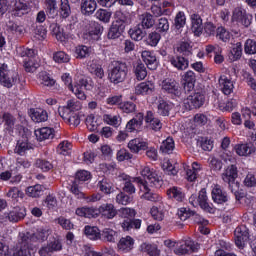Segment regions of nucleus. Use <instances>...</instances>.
<instances>
[{"instance_id":"nucleus-60","label":"nucleus","mask_w":256,"mask_h":256,"mask_svg":"<svg viewBox=\"0 0 256 256\" xmlns=\"http://www.w3.org/2000/svg\"><path fill=\"white\" fill-rule=\"evenodd\" d=\"M70 191L73 195H75L76 199H85V192H83V190H81V187L79 186V183H77V181H75L71 188Z\"/></svg>"},{"instance_id":"nucleus-31","label":"nucleus","mask_w":256,"mask_h":256,"mask_svg":"<svg viewBox=\"0 0 256 256\" xmlns=\"http://www.w3.org/2000/svg\"><path fill=\"white\" fill-rule=\"evenodd\" d=\"M60 117L66 121V123H69L72 125V127H77L81 123V118H79V114L77 112H59Z\"/></svg>"},{"instance_id":"nucleus-8","label":"nucleus","mask_w":256,"mask_h":256,"mask_svg":"<svg viewBox=\"0 0 256 256\" xmlns=\"http://www.w3.org/2000/svg\"><path fill=\"white\" fill-rule=\"evenodd\" d=\"M195 251H199V244L191 239L177 242L176 248L174 249L175 255L179 256L191 255V253H195Z\"/></svg>"},{"instance_id":"nucleus-34","label":"nucleus","mask_w":256,"mask_h":256,"mask_svg":"<svg viewBox=\"0 0 256 256\" xmlns=\"http://www.w3.org/2000/svg\"><path fill=\"white\" fill-rule=\"evenodd\" d=\"M169 61L178 71H185L189 67V60L185 59V57L172 56Z\"/></svg>"},{"instance_id":"nucleus-17","label":"nucleus","mask_w":256,"mask_h":256,"mask_svg":"<svg viewBox=\"0 0 256 256\" xmlns=\"http://www.w3.org/2000/svg\"><path fill=\"white\" fill-rule=\"evenodd\" d=\"M102 120L106 125L115 127L116 129L121 127V124L123 123V118L119 113H105L102 116Z\"/></svg>"},{"instance_id":"nucleus-53","label":"nucleus","mask_w":256,"mask_h":256,"mask_svg":"<svg viewBox=\"0 0 256 256\" xmlns=\"http://www.w3.org/2000/svg\"><path fill=\"white\" fill-rule=\"evenodd\" d=\"M98 188L102 193H105L106 195H110V193H113V183H111L107 179H102L98 182Z\"/></svg>"},{"instance_id":"nucleus-1","label":"nucleus","mask_w":256,"mask_h":256,"mask_svg":"<svg viewBox=\"0 0 256 256\" xmlns=\"http://www.w3.org/2000/svg\"><path fill=\"white\" fill-rule=\"evenodd\" d=\"M140 174L146 180L144 181L141 178H135L134 181L137 182L140 191L144 193L142 195V199H146V201H152L154 203L161 202V196L151 192V188H149V186L155 187V189H160V187L163 186V178H161L157 171L149 168V166H144L140 171Z\"/></svg>"},{"instance_id":"nucleus-6","label":"nucleus","mask_w":256,"mask_h":256,"mask_svg":"<svg viewBox=\"0 0 256 256\" xmlns=\"http://www.w3.org/2000/svg\"><path fill=\"white\" fill-rule=\"evenodd\" d=\"M17 53L20 55V57H27L24 60L25 71H27V73H35L39 67V62L35 60L37 51L29 48H18Z\"/></svg>"},{"instance_id":"nucleus-29","label":"nucleus","mask_w":256,"mask_h":256,"mask_svg":"<svg viewBox=\"0 0 256 256\" xmlns=\"http://www.w3.org/2000/svg\"><path fill=\"white\" fill-rule=\"evenodd\" d=\"M76 215L78 217H86L88 219H93L99 217V208L95 207H81L76 209Z\"/></svg>"},{"instance_id":"nucleus-63","label":"nucleus","mask_w":256,"mask_h":256,"mask_svg":"<svg viewBox=\"0 0 256 256\" xmlns=\"http://www.w3.org/2000/svg\"><path fill=\"white\" fill-rule=\"evenodd\" d=\"M244 51L247 55H255L256 53V42L252 39H248L244 46Z\"/></svg>"},{"instance_id":"nucleus-49","label":"nucleus","mask_w":256,"mask_h":256,"mask_svg":"<svg viewBox=\"0 0 256 256\" xmlns=\"http://www.w3.org/2000/svg\"><path fill=\"white\" fill-rule=\"evenodd\" d=\"M39 83L44 87H53L55 79L51 78L47 72H40L38 75Z\"/></svg>"},{"instance_id":"nucleus-59","label":"nucleus","mask_w":256,"mask_h":256,"mask_svg":"<svg viewBox=\"0 0 256 256\" xmlns=\"http://www.w3.org/2000/svg\"><path fill=\"white\" fill-rule=\"evenodd\" d=\"M60 13L64 19L71 15V6L69 0H60Z\"/></svg>"},{"instance_id":"nucleus-13","label":"nucleus","mask_w":256,"mask_h":256,"mask_svg":"<svg viewBox=\"0 0 256 256\" xmlns=\"http://www.w3.org/2000/svg\"><path fill=\"white\" fill-rule=\"evenodd\" d=\"M235 244L239 249H243L247 241H249V228L246 226H238L235 231Z\"/></svg>"},{"instance_id":"nucleus-26","label":"nucleus","mask_w":256,"mask_h":256,"mask_svg":"<svg viewBox=\"0 0 256 256\" xmlns=\"http://www.w3.org/2000/svg\"><path fill=\"white\" fill-rule=\"evenodd\" d=\"M35 137L38 141H47L55 137V130L49 127L38 128L34 131Z\"/></svg>"},{"instance_id":"nucleus-46","label":"nucleus","mask_w":256,"mask_h":256,"mask_svg":"<svg viewBox=\"0 0 256 256\" xmlns=\"http://www.w3.org/2000/svg\"><path fill=\"white\" fill-rule=\"evenodd\" d=\"M237 105H238L237 99L231 98L226 103L220 102L218 104V108L220 109V111H223V112L226 111L228 113H231V111H233V109H235V107H237Z\"/></svg>"},{"instance_id":"nucleus-36","label":"nucleus","mask_w":256,"mask_h":256,"mask_svg":"<svg viewBox=\"0 0 256 256\" xmlns=\"http://www.w3.org/2000/svg\"><path fill=\"white\" fill-rule=\"evenodd\" d=\"M135 245V240L131 238V236H126L120 239L118 242V249L122 251V253H129L133 249Z\"/></svg>"},{"instance_id":"nucleus-5","label":"nucleus","mask_w":256,"mask_h":256,"mask_svg":"<svg viewBox=\"0 0 256 256\" xmlns=\"http://www.w3.org/2000/svg\"><path fill=\"white\" fill-rule=\"evenodd\" d=\"M17 83H19V73L15 70H9L7 64H2L0 67V85L6 89H11Z\"/></svg>"},{"instance_id":"nucleus-4","label":"nucleus","mask_w":256,"mask_h":256,"mask_svg":"<svg viewBox=\"0 0 256 256\" xmlns=\"http://www.w3.org/2000/svg\"><path fill=\"white\" fill-rule=\"evenodd\" d=\"M19 243L16 248L10 249V254L6 256H32L33 248H31V235L29 233L19 234Z\"/></svg>"},{"instance_id":"nucleus-41","label":"nucleus","mask_w":256,"mask_h":256,"mask_svg":"<svg viewBox=\"0 0 256 256\" xmlns=\"http://www.w3.org/2000/svg\"><path fill=\"white\" fill-rule=\"evenodd\" d=\"M242 55L243 46L241 45V42H237L229 54V60L232 62L239 61Z\"/></svg>"},{"instance_id":"nucleus-10","label":"nucleus","mask_w":256,"mask_h":256,"mask_svg":"<svg viewBox=\"0 0 256 256\" xmlns=\"http://www.w3.org/2000/svg\"><path fill=\"white\" fill-rule=\"evenodd\" d=\"M252 19L253 16L248 14L247 11L241 7H236L232 12V21L233 23H238V25L249 27Z\"/></svg>"},{"instance_id":"nucleus-47","label":"nucleus","mask_w":256,"mask_h":256,"mask_svg":"<svg viewBox=\"0 0 256 256\" xmlns=\"http://www.w3.org/2000/svg\"><path fill=\"white\" fill-rule=\"evenodd\" d=\"M32 146L29 143L27 139L19 140L15 149V152L18 153V155H25L27 151L31 150Z\"/></svg>"},{"instance_id":"nucleus-57","label":"nucleus","mask_w":256,"mask_h":256,"mask_svg":"<svg viewBox=\"0 0 256 256\" xmlns=\"http://www.w3.org/2000/svg\"><path fill=\"white\" fill-rule=\"evenodd\" d=\"M53 61L55 63H69L71 56L63 51H58L53 54Z\"/></svg>"},{"instance_id":"nucleus-30","label":"nucleus","mask_w":256,"mask_h":256,"mask_svg":"<svg viewBox=\"0 0 256 256\" xmlns=\"http://www.w3.org/2000/svg\"><path fill=\"white\" fill-rule=\"evenodd\" d=\"M145 122L148 125V129H151L152 131H160V129L163 127L161 120L155 118V116H153V112L151 111L147 112Z\"/></svg>"},{"instance_id":"nucleus-39","label":"nucleus","mask_w":256,"mask_h":256,"mask_svg":"<svg viewBox=\"0 0 256 256\" xmlns=\"http://www.w3.org/2000/svg\"><path fill=\"white\" fill-rule=\"evenodd\" d=\"M186 169V179L187 181L193 182L197 179L199 175V171H201V164L197 162H193L191 167H187Z\"/></svg>"},{"instance_id":"nucleus-48","label":"nucleus","mask_w":256,"mask_h":256,"mask_svg":"<svg viewBox=\"0 0 256 256\" xmlns=\"http://www.w3.org/2000/svg\"><path fill=\"white\" fill-rule=\"evenodd\" d=\"M173 149H175V141L171 137L166 138L160 146L162 153H173Z\"/></svg>"},{"instance_id":"nucleus-64","label":"nucleus","mask_w":256,"mask_h":256,"mask_svg":"<svg viewBox=\"0 0 256 256\" xmlns=\"http://www.w3.org/2000/svg\"><path fill=\"white\" fill-rule=\"evenodd\" d=\"M245 187H256V175L248 173L244 179Z\"/></svg>"},{"instance_id":"nucleus-2","label":"nucleus","mask_w":256,"mask_h":256,"mask_svg":"<svg viewBox=\"0 0 256 256\" xmlns=\"http://www.w3.org/2000/svg\"><path fill=\"white\" fill-rule=\"evenodd\" d=\"M61 79L64 85L68 87L69 91L74 93L75 97H77V99H80L81 101H85V99H87V95H85V90L91 91V89H93V82L87 79H80L79 82L73 86V78L69 73L62 74Z\"/></svg>"},{"instance_id":"nucleus-55","label":"nucleus","mask_w":256,"mask_h":256,"mask_svg":"<svg viewBox=\"0 0 256 256\" xmlns=\"http://www.w3.org/2000/svg\"><path fill=\"white\" fill-rule=\"evenodd\" d=\"M173 109V105L169 104V102L165 100H160L158 104V113L163 117H167L169 115V111Z\"/></svg>"},{"instance_id":"nucleus-11","label":"nucleus","mask_w":256,"mask_h":256,"mask_svg":"<svg viewBox=\"0 0 256 256\" xmlns=\"http://www.w3.org/2000/svg\"><path fill=\"white\" fill-rule=\"evenodd\" d=\"M53 33L57 41H60V43H67V41L75 39V35L71 30V25L64 27L55 25L53 28Z\"/></svg>"},{"instance_id":"nucleus-24","label":"nucleus","mask_w":256,"mask_h":256,"mask_svg":"<svg viewBox=\"0 0 256 256\" xmlns=\"http://www.w3.org/2000/svg\"><path fill=\"white\" fill-rule=\"evenodd\" d=\"M155 91V84L151 81L141 82L135 87V95H151Z\"/></svg>"},{"instance_id":"nucleus-7","label":"nucleus","mask_w":256,"mask_h":256,"mask_svg":"<svg viewBox=\"0 0 256 256\" xmlns=\"http://www.w3.org/2000/svg\"><path fill=\"white\" fill-rule=\"evenodd\" d=\"M159 87L162 93L167 95H174V97H181V85L175 78H164L159 81Z\"/></svg>"},{"instance_id":"nucleus-14","label":"nucleus","mask_w":256,"mask_h":256,"mask_svg":"<svg viewBox=\"0 0 256 256\" xmlns=\"http://www.w3.org/2000/svg\"><path fill=\"white\" fill-rule=\"evenodd\" d=\"M219 85L224 95H231V93H233V89H235V82L229 74H224L220 76Z\"/></svg>"},{"instance_id":"nucleus-52","label":"nucleus","mask_w":256,"mask_h":256,"mask_svg":"<svg viewBox=\"0 0 256 256\" xmlns=\"http://www.w3.org/2000/svg\"><path fill=\"white\" fill-rule=\"evenodd\" d=\"M75 54L77 59H85V57L91 55V47L79 45L75 48Z\"/></svg>"},{"instance_id":"nucleus-38","label":"nucleus","mask_w":256,"mask_h":256,"mask_svg":"<svg viewBox=\"0 0 256 256\" xmlns=\"http://www.w3.org/2000/svg\"><path fill=\"white\" fill-rule=\"evenodd\" d=\"M101 116L90 114L86 118V126L89 131H97L101 127Z\"/></svg>"},{"instance_id":"nucleus-37","label":"nucleus","mask_w":256,"mask_h":256,"mask_svg":"<svg viewBox=\"0 0 256 256\" xmlns=\"http://www.w3.org/2000/svg\"><path fill=\"white\" fill-rule=\"evenodd\" d=\"M98 209L99 214L106 219H113L117 215V210L113 204H103Z\"/></svg>"},{"instance_id":"nucleus-20","label":"nucleus","mask_w":256,"mask_h":256,"mask_svg":"<svg viewBox=\"0 0 256 256\" xmlns=\"http://www.w3.org/2000/svg\"><path fill=\"white\" fill-rule=\"evenodd\" d=\"M128 149H130L131 153L147 151L149 149V143L140 138H134L128 142Z\"/></svg>"},{"instance_id":"nucleus-22","label":"nucleus","mask_w":256,"mask_h":256,"mask_svg":"<svg viewBox=\"0 0 256 256\" xmlns=\"http://www.w3.org/2000/svg\"><path fill=\"white\" fill-rule=\"evenodd\" d=\"M80 10L82 15H93L97 11V0H81Z\"/></svg>"},{"instance_id":"nucleus-23","label":"nucleus","mask_w":256,"mask_h":256,"mask_svg":"<svg viewBox=\"0 0 256 256\" xmlns=\"http://www.w3.org/2000/svg\"><path fill=\"white\" fill-rule=\"evenodd\" d=\"M83 104L77 99H70L67 101L66 106L59 108V113H77L81 111Z\"/></svg>"},{"instance_id":"nucleus-35","label":"nucleus","mask_w":256,"mask_h":256,"mask_svg":"<svg viewBox=\"0 0 256 256\" xmlns=\"http://www.w3.org/2000/svg\"><path fill=\"white\" fill-rule=\"evenodd\" d=\"M61 249H63V245L61 244V241L54 240L46 247H42L39 250V254L41 256H47V255H49V253H53V251H61Z\"/></svg>"},{"instance_id":"nucleus-19","label":"nucleus","mask_w":256,"mask_h":256,"mask_svg":"<svg viewBox=\"0 0 256 256\" xmlns=\"http://www.w3.org/2000/svg\"><path fill=\"white\" fill-rule=\"evenodd\" d=\"M26 215L27 211L25 210V207H15L9 213L6 214V218L11 223H19V221L25 219Z\"/></svg>"},{"instance_id":"nucleus-32","label":"nucleus","mask_w":256,"mask_h":256,"mask_svg":"<svg viewBox=\"0 0 256 256\" xmlns=\"http://www.w3.org/2000/svg\"><path fill=\"white\" fill-rule=\"evenodd\" d=\"M143 113H138L135 118L131 119L130 121L127 122L126 124V131L128 133H133V131H137L141 125H143Z\"/></svg>"},{"instance_id":"nucleus-43","label":"nucleus","mask_w":256,"mask_h":256,"mask_svg":"<svg viewBox=\"0 0 256 256\" xmlns=\"http://www.w3.org/2000/svg\"><path fill=\"white\" fill-rule=\"evenodd\" d=\"M103 241H108V243H115L117 241V232L110 228H105L100 234Z\"/></svg>"},{"instance_id":"nucleus-56","label":"nucleus","mask_w":256,"mask_h":256,"mask_svg":"<svg viewBox=\"0 0 256 256\" xmlns=\"http://www.w3.org/2000/svg\"><path fill=\"white\" fill-rule=\"evenodd\" d=\"M89 71L90 73L95 74L98 79H103V77H105V71H103L101 65H98L95 61H92L89 65Z\"/></svg>"},{"instance_id":"nucleus-25","label":"nucleus","mask_w":256,"mask_h":256,"mask_svg":"<svg viewBox=\"0 0 256 256\" xmlns=\"http://www.w3.org/2000/svg\"><path fill=\"white\" fill-rule=\"evenodd\" d=\"M142 61L147 65L148 69L155 71L157 69V56L152 51H142L141 53Z\"/></svg>"},{"instance_id":"nucleus-21","label":"nucleus","mask_w":256,"mask_h":256,"mask_svg":"<svg viewBox=\"0 0 256 256\" xmlns=\"http://www.w3.org/2000/svg\"><path fill=\"white\" fill-rule=\"evenodd\" d=\"M212 200L218 205H223V203H227L229 198L227 197V192L223 191L219 185H214L212 188Z\"/></svg>"},{"instance_id":"nucleus-33","label":"nucleus","mask_w":256,"mask_h":256,"mask_svg":"<svg viewBox=\"0 0 256 256\" xmlns=\"http://www.w3.org/2000/svg\"><path fill=\"white\" fill-rule=\"evenodd\" d=\"M191 19V25H192V31L197 37L203 33V20L201 19V16L199 14H192L190 16Z\"/></svg>"},{"instance_id":"nucleus-51","label":"nucleus","mask_w":256,"mask_h":256,"mask_svg":"<svg viewBox=\"0 0 256 256\" xmlns=\"http://www.w3.org/2000/svg\"><path fill=\"white\" fill-rule=\"evenodd\" d=\"M169 197H172V199H175V201H183L185 199V193H183V190L179 187H172L168 190Z\"/></svg>"},{"instance_id":"nucleus-61","label":"nucleus","mask_w":256,"mask_h":256,"mask_svg":"<svg viewBox=\"0 0 256 256\" xmlns=\"http://www.w3.org/2000/svg\"><path fill=\"white\" fill-rule=\"evenodd\" d=\"M71 147L69 141H62L57 147V153L60 155H69L71 153Z\"/></svg>"},{"instance_id":"nucleus-18","label":"nucleus","mask_w":256,"mask_h":256,"mask_svg":"<svg viewBox=\"0 0 256 256\" xmlns=\"http://www.w3.org/2000/svg\"><path fill=\"white\" fill-rule=\"evenodd\" d=\"M198 203L201 209L206 211V213H215V208H213V205L209 203V197H207V190L205 188L199 192Z\"/></svg>"},{"instance_id":"nucleus-44","label":"nucleus","mask_w":256,"mask_h":256,"mask_svg":"<svg viewBox=\"0 0 256 256\" xmlns=\"http://www.w3.org/2000/svg\"><path fill=\"white\" fill-rule=\"evenodd\" d=\"M128 33L133 41H143V37H145V32L139 25L131 28Z\"/></svg>"},{"instance_id":"nucleus-9","label":"nucleus","mask_w":256,"mask_h":256,"mask_svg":"<svg viewBox=\"0 0 256 256\" xmlns=\"http://www.w3.org/2000/svg\"><path fill=\"white\" fill-rule=\"evenodd\" d=\"M103 33V26L97 22H90L83 33V38L87 41H99Z\"/></svg>"},{"instance_id":"nucleus-12","label":"nucleus","mask_w":256,"mask_h":256,"mask_svg":"<svg viewBox=\"0 0 256 256\" xmlns=\"http://www.w3.org/2000/svg\"><path fill=\"white\" fill-rule=\"evenodd\" d=\"M237 177H239V170L237 169V166L233 164L225 168L221 174L222 181L227 183L230 189H232L233 185H235V180Z\"/></svg>"},{"instance_id":"nucleus-16","label":"nucleus","mask_w":256,"mask_h":256,"mask_svg":"<svg viewBox=\"0 0 256 256\" xmlns=\"http://www.w3.org/2000/svg\"><path fill=\"white\" fill-rule=\"evenodd\" d=\"M118 179L119 181H124L123 191H125V193H129V195H133L136 191L133 183H136L137 185V181H135V179H141V177L130 178L129 175L122 173L118 175Z\"/></svg>"},{"instance_id":"nucleus-54","label":"nucleus","mask_w":256,"mask_h":256,"mask_svg":"<svg viewBox=\"0 0 256 256\" xmlns=\"http://www.w3.org/2000/svg\"><path fill=\"white\" fill-rule=\"evenodd\" d=\"M135 77L138 81H143L147 77V68L145 64L139 63L134 67Z\"/></svg>"},{"instance_id":"nucleus-27","label":"nucleus","mask_w":256,"mask_h":256,"mask_svg":"<svg viewBox=\"0 0 256 256\" xmlns=\"http://www.w3.org/2000/svg\"><path fill=\"white\" fill-rule=\"evenodd\" d=\"M187 103L190 105V109H199L203 107L205 103V95L201 93H194L187 98Z\"/></svg>"},{"instance_id":"nucleus-3","label":"nucleus","mask_w":256,"mask_h":256,"mask_svg":"<svg viewBox=\"0 0 256 256\" xmlns=\"http://www.w3.org/2000/svg\"><path fill=\"white\" fill-rule=\"evenodd\" d=\"M127 73H129V68L125 62L113 61L108 72V79L114 85H118L127 79Z\"/></svg>"},{"instance_id":"nucleus-15","label":"nucleus","mask_w":256,"mask_h":256,"mask_svg":"<svg viewBox=\"0 0 256 256\" xmlns=\"http://www.w3.org/2000/svg\"><path fill=\"white\" fill-rule=\"evenodd\" d=\"M234 151L239 157H251L256 153V147L251 143H240L234 146Z\"/></svg>"},{"instance_id":"nucleus-40","label":"nucleus","mask_w":256,"mask_h":256,"mask_svg":"<svg viewBox=\"0 0 256 256\" xmlns=\"http://www.w3.org/2000/svg\"><path fill=\"white\" fill-rule=\"evenodd\" d=\"M84 233L88 239H91L92 241H97V239H101V232L99 231V228L95 226H86L84 228Z\"/></svg>"},{"instance_id":"nucleus-58","label":"nucleus","mask_w":256,"mask_h":256,"mask_svg":"<svg viewBox=\"0 0 256 256\" xmlns=\"http://www.w3.org/2000/svg\"><path fill=\"white\" fill-rule=\"evenodd\" d=\"M162 169L167 173V175H177V166L171 163V160H164L162 163Z\"/></svg>"},{"instance_id":"nucleus-62","label":"nucleus","mask_w":256,"mask_h":256,"mask_svg":"<svg viewBox=\"0 0 256 256\" xmlns=\"http://www.w3.org/2000/svg\"><path fill=\"white\" fill-rule=\"evenodd\" d=\"M96 18L103 23H109V21H111V12L104 9H99L96 12Z\"/></svg>"},{"instance_id":"nucleus-50","label":"nucleus","mask_w":256,"mask_h":256,"mask_svg":"<svg viewBox=\"0 0 256 256\" xmlns=\"http://www.w3.org/2000/svg\"><path fill=\"white\" fill-rule=\"evenodd\" d=\"M26 194L28 195V197H41V195H43V186L40 184H36L34 186H29L26 189Z\"/></svg>"},{"instance_id":"nucleus-42","label":"nucleus","mask_w":256,"mask_h":256,"mask_svg":"<svg viewBox=\"0 0 256 256\" xmlns=\"http://www.w3.org/2000/svg\"><path fill=\"white\" fill-rule=\"evenodd\" d=\"M140 23L143 29H151L155 25V19H153V15L145 12L140 15Z\"/></svg>"},{"instance_id":"nucleus-28","label":"nucleus","mask_w":256,"mask_h":256,"mask_svg":"<svg viewBox=\"0 0 256 256\" xmlns=\"http://www.w3.org/2000/svg\"><path fill=\"white\" fill-rule=\"evenodd\" d=\"M29 115L32 121H34V123H44V121H47V119H49V116L47 115V111L41 108L30 109Z\"/></svg>"},{"instance_id":"nucleus-45","label":"nucleus","mask_w":256,"mask_h":256,"mask_svg":"<svg viewBox=\"0 0 256 256\" xmlns=\"http://www.w3.org/2000/svg\"><path fill=\"white\" fill-rule=\"evenodd\" d=\"M183 80L185 81L184 89H187V87H189V89H193L195 85V81H197L195 72L191 70L185 72V74L183 75Z\"/></svg>"}]
</instances>
